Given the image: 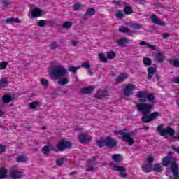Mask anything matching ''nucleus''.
<instances>
[{"instance_id": "a211bd4d", "label": "nucleus", "mask_w": 179, "mask_h": 179, "mask_svg": "<svg viewBox=\"0 0 179 179\" xmlns=\"http://www.w3.org/2000/svg\"><path fill=\"white\" fill-rule=\"evenodd\" d=\"M12 100H13V98L10 94H7L2 96V101L4 104H8V103H10Z\"/></svg>"}, {"instance_id": "ddd939ff", "label": "nucleus", "mask_w": 179, "mask_h": 179, "mask_svg": "<svg viewBox=\"0 0 179 179\" xmlns=\"http://www.w3.org/2000/svg\"><path fill=\"white\" fill-rule=\"evenodd\" d=\"M151 20L154 24H158V26H166V22L164 21L158 19L156 15H151Z\"/></svg>"}, {"instance_id": "e433bc0d", "label": "nucleus", "mask_w": 179, "mask_h": 179, "mask_svg": "<svg viewBox=\"0 0 179 179\" xmlns=\"http://www.w3.org/2000/svg\"><path fill=\"white\" fill-rule=\"evenodd\" d=\"M37 26L38 27H45V26H47V20H41L38 21Z\"/></svg>"}, {"instance_id": "f257e3e1", "label": "nucleus", "mask_w": 179, "mask_h": 179, "mask_svg": "<svg viewBox=\"0 0 179 179\" xmlns=\"http://www.w3.org/2000/svg\"><path fill=\"white\" fill-rule=\"evenodd\" d=\"M136 97L139 99L140 103H138L137 108L138 111L143 114L141 118L144 124H149L152 121H155L157 117H162V115L159 112H152L155 110V103H156V98L152 92H146L145 91H138V93L136 94ZM151 103H146L147 100Z\"/></svg>"}, {"instance_id": "774afa93", "label": "nucleus", "mask_w": 179, "mask_h": 179, "mask_svg": "<svg viewBox=\"0 0 179 179\" xmlns=\"http://www.w3.org/2000/svg\"><path fill=\"white\" fill-rule=\"evenodd\" d=\"M143 128H144L145 131H148L149 130V127L148 126L145 125V126H143Z\"/></svg>"}, {"instance_id": "7c9ffc66", "label": "nucleus", "mask_w": 179, "mask_h": 179, "mask_svg": "<svg viewBox=\"0 0 179 179\" xmlns=\"http://www.w3.org/2000/svg\"><path fill=\"white\" fill-rule=\"evenodd\" d=\"M38 106H40V102L33 101L29 103V108L31 110H34V109L37 108V107H38Z\"/></svg>"}, {"instance_id": "b1692460", "label": "nucleus", "mask_w": 179, "mask_h": 179, "mask_svg": "<svg viewBox=\"0 0 179 179\" xmlns=\"http://www.w3.org/2000/svg\"><path fill=\"white\" fill-rule=\"evenodd\" d=\"M96 144L99 148H104V146H106V138L101 137L100 139L96 141Z\"/></svg>"}, {"instance_id": "9d476101", "label": "nucleus", "mask_w": 179, "mask_h": 179, "mask_svg": "<svg viewBox=\"0 0 179 179\" xmlns=\"http://www.w3.org/2000/svg\"><path fill=\"white\" fill-rule=\"evenodd\" d=\"M134 90H136V86L132 84H128L124 88V96H131Z\"/></svg>"}, {"instance_id": "6e6552de", "label": "nucleus", "mask_w": 179, "mask_h": 179, "mask_svg": "<svg viewBox=\"0 0 179 179\" xmlns=\"http://www.w3.org/2000/svg\"><path fill=\"white\" fill-rule=\"evenodd\" d=\"M118 145V142L115 138L111 137V136H108L106 138V146L107 148H115V146Z\"/></svg>"}, {"instance_id": "c9c22d12", "label": "nucleus", "mask_w": 179, "mask_h": 179, "mask_svg": "<svg viewBox=\"0 0 179 179\" xmlns=\"http://www.w3.org/2000/svg\"><path fill=\"white\" fill-rule=\"evenodd\" d=\"M40 82L42 86H44V87H48V86H50V82H48V80L45 78L41 79Z\"/></svg>"}, {"instance_id": "0e129e2a", "label": "nucleus", "mask_w": 179, "mask_h": 179, "mask_svg": "<svg viewBox=\"0 0 179 179\" xmlns=\"http://www.w3.org/2000/svg\"><path fill=\"white\" fill-rule=\"evenodd\" d=\"M113 3L115 4V5H116V6H120V1H113Z\"/></svg>"}, {"instance_id": "6ab92c4d", "label": "nucleus", "mask_w": 179, "mask_h": 179, "mask_svg": "<svg viewBox=\"0 0 179 179\" xmlns=\"http://www.w3.org/2000/svg\"><path fill=\"white\" fill-rule=\"evenodd\" d=\"M155 58L159 64H162L163 61H164V59L166 58V56H164L163 53L159 52L156 54Z\"/></svg>"}, {"instance_id": "39448f33", "label": "nucleus", "mask_w": 179, "mask_h": 179, "mask_svg": "<svg viewBox=\"0 0 179 179\" xmlns=\"http://www.w3.org/2000/svg\"><path fill=\"white\" fill-rule=\"evenodd\" d=\"M57 148L59 152H64L66 149H72V143L71 141L61 140L57 143Z\"/></svg>"}, {"instance_id": "69168bd1", "label": "nucleus", "mask_w": 179, "mask_h": 179, "mask_svg": "<svg viewBox=\"0 0 179 179\" xmlns=\"http://www.w3.org/2000/svg\"><path fill=\"white\" fill-rule=\"evenodd\" d=\"M88 73L89 75H94V73L93 71H92V69H88Z\"/></svg>"}, {"instance_id": "72a5a7b5", "label": "nucleus", "mask_w": 179, "mask_h": 179, "mask_svg": "<svg viewBox=\"0 0 179 179\" xmlns=\"http://www.w3.org/2000/svg\"><path fill=\"white\" fill-rule=\"evenodd\" d=\"M169 64H172L175 68H179V60L170 59L169 60Z\"/></svg>"}, {"instance_id": "de8ad7c7", "label": "nucleus", "mask_w": 179, "mask_h": 179, "mask_svg": "<svg viewBox=\"0 0 179 179\" xmlns=\"http://www.w3.org/2000/svg\"><path fill=\"white\" fill-rule=\"evenodd\" d=\"M6 152V146L4 145L0 144V155L5 153Z\"/></svg>"}, {"instance_id": "dca6fc26", "label": "nucleus", "mask_w": 179, "mask_h": 179, "mask_svg": "<svg viewBox=\"0 0 179 179\" xmlns=\"http://www.w3.org/2000/svg\"><path fill=\"white\" fill-rule=\"evenodd\" d=\"M108 92L106 90H99L96 94L94 96L95 99H101L107 96Z\"/></svg>"}, {"instance_id": "0eeeda50", "label": "nucleus", "mask_w": 179, "mask_h": 179, "mask_svg": "<svg viewBox=\"0 0 179 179\" xmlns=\"http://www.w3.org/2000/svg\"><path fill=\"white\" fill-rule=\"evenodd\" d=\"M112 170H113V171H119V176L120 177H122L123 178H127V168L125 166H117V165H113L112 166Z\"/></svg>"}, {"instance_id": "58836bf2", "label": "nucleus", "mask_w": 179, "mask_h": 179, "mask_svg": "<svg viewBox=\"0 0 179 179\" xmlns=\"http://www.w3.org/2000/svg\"><path fill=\"white\" fill-rule=\"evenodd\" d=\"M99 58L101 62H108L107 57L104 55V53H99Z\"/></svg>"}, {"instance_id": "f03ea898", "label": "nucleus", "mask_w": 179, "mask_h": 179, "mask_svg": "<svg viewBox=\"0 0 179 179\" xmlns=\"http://www.w3.org/2000/svg\"><path fill=\"white\" fill-rule=\"evenodd\" d=\"M51 75L58 78L57 83L61 86L68 85L69 83V79L66 78L68 76V70L62 65H56L50 71Z\"/></svg>"}, {"instance_id": "412c9836", "label": "nucleus", "mask_w": 179, "mask_h": 179, "mask_svg": "<svg viewBox=\"0 0 179 179\" xmlns=\"http://www.w3.org/2000/svg\"><path fill=\"white\" fill-rule=\"evenodd\" d=\"M8 177V169L5 167L0 168V179H4Z\"/></svg>"}, {"instance_id": "bf43d9fd", "label": "nucleus", "mask_w": 179, "mask_h": 179, "mask_svg": "<svg viewBox=\"0 0 179 179\" xmlns=\"http://www.w3.org/2000/svg\"><path fill=\"white\" fill-rule=\"evenodd\" d=\"M173 83H178L179 85V77H176V78L173 79Z\"/></svg>"}, {"instance_id": "052dcab7", "label": "nucleus", "mask_w": 179, "mask_h": 179, "mask_svg": "<svg viewBox=\"0 0 179 179\" xmlns=\"http://www.w3.org/2000/svg\"><path fill=\"white\" fill-rule=\"evenodd\" d=\"M50 150H52V152H58V150L57 149V148L55 147H51Z\"/></svg>"}, {"instance_id": "20e7f679", "label": "nucleus", "mask_w": 179, "mask_h": 179, "mask_svg": "<svg viewBox=\"0 0 179 179\" xmlns=\"http://www.w3.org/2000/svg\"><path fill=\"white\" fill-rule=\"evenodd\" d=\"M115 134H116V135H121L122 141L123 142H127L129 146H132V145L135 143V140L132 138L131 133L129 132H125L123 131L122 130H119L115 131Z\"/></svg>"}, {"instance_id": "4be33fe9", "label": "nucleus", "mask_w": 179, "mask_h": 179, "mask_svg": "<svg viewBox=\"0 0 179 179\" xmlns=\"http://www.w3.org/2000/svg\"><path fill=\"white\" fill-rule=\"evenodd\" d=\"M112 159L114 160V162H116L117 163H120L122 162V156L120 154H114L112 155Z\"/></svg>"}, {"instance_id": "8fccbe9b", "label": "nucleus", "mask_w": 179, "mask_h": 179, "mask_svg": "<svg viewBox=\"0 0 179 179\" xmlns=\"http://www.w3.org/2000/svg\"><path fill=\"white\" fill-rule=\"evenodd\" d=\"M69 71L70 72H73V73H76V72L78 71V68H76L73 66H71L69 67Z\"/></svg>"}, {"instance_id": "1a4fd4ad", "label": "nucleus", "mask_w": 179, "mask_h": 179, "mask_svg": "<svg viewBox=\"0 0 179 179\" xmlns=\"http://www.w3.org/2000/svg\"><path fill=\"white\" fill-rule=\"evenodd\" d=\"M10 177L11 179L22 178L23 177V172L17 169H13L10 171Z\"/></svg>"}, {"instance_id": "2f4dec72", "label": "nucleus", "mask_w": 179, "mask_h": 179, "mask_svg": "<svg viewBox=\"0 0 179 179\" xmlns=\"http://www.w3.org/2000/svg\"><path fill=\"white\" fill-rule=\"evenodd\" d=\"M152 171H155V173H160V171H162V166H160V164H155L153 166Z\"/></svg>"}, {"instance_id": "3c124183", "label": "nucleus", "mask_w": 179, "mask_h": 179, "mask_svg": "<svg viewBox=\"0 0 179 179\" xmlns=\"http://www.w3.org/2000/svg\"><path fill=\"white\" fill-rule=\"evenodd\" d=\"M73 8H74L75 10H80V9H82V4L76 3V4H74Z\"/></svg>"}, {"instance_id": "e2e57ef3", "label": "nucleus", "mask_w": 179, "mask_h": 179, "mask_svg": "<svg viewBox=\"0 0 179 179\" xmlns=\"http://www.w3.org/2000/svg\"><path fill=\"white\" fill-rule=\"evenodd\" d=\"M162 37H163V38H168V37H169V34L165 33L162 35Z\"/></svg>"}, {"instance_id": "c756f323", "label": "nucleus", "mask_w": 179, "mask_h": 179, "mask_svg": "<svg viewBox=\"0 0 179 179\" xmlns=\"http://www.w3.org/2000/svg\"><path fill=\"white\" fill-rule=\"evenodd\" d=\"M106 57L108 59H114V58L117 57V54H115V52L114 51H109L107 52Z\"/></svg>"}, {"instance_id": "a18cd8bd", "label": "nucleus", "mask_w": 179, "mask_h": 179, "mask_svg": "<svg viewBox=\"0 0 179 179\" xmlns=\"http://www.w3.org/2000/svg\"><path fill=\"white\" fill-rule=\"evenodd\" d=\"M115 16L117 17V19H124L125 15H124V13L119 10L115 13Z\"/></svg>"}, {"instance_id": "423d86ee", "label": "nucleus", "mask_w": 179, "mask_h": 179, "mask_svg": "<svg viewBox=\"0 0 179 179\" xmlns=\"http://www.w3.org/2000/svg\"><path fill=\"white\" fill-rule=\"evenodd\" d=\"M43 10L38 8H35L32 10H30L28 13L29 19H34L36 17H41L43 16Z\"/></svg>"}, {"instance_id": "49530a36", "label": "nucleus", "mask_w": 179, "mask_h": 179, "mask_svg": "<svg viewBox=\"0 0 179 179\" xmlns=\"http://www.w3.org/2000/svg\"><path fill=\"white\" fill-rule=\"evenodd\" d=\"M8 66V62L6 61L2 62L0 63V70L6 69V68Z\"/></svg>"}, {"instance_id": "c85d7f7f", "label": "nucleus", "mask_w": 179, "mask_h": 179, "mask_svg": "<svg viewBox=\"0 0 179 179\" xmlns=\"http://www.w3.org/2000/svg\"><path fill=\"white\" fill-rule=\"evenodd\" d=\"M8 86V80L6 78L0 79V89H3Z\"/></svg>"}, {"instance_id": "f8f14e48", "label": "nucleus", "mask_w": 179, "mask_h": 179, "mask_svg": "<svg viewBox=\"0 0 179 179\" xmlns=\"http://www.w3.org/2000/svg\"><path fill=\"white\" fill-rule=\"evenodd\" d=\"M131 40L127 37L120 38L117 41V44L119 47H127V45L129 44Z\"/></svg>"}, {"instance_id": "13d9d810", "label": "nucleus", "mask_w": 179, "mask_h": 179, "mask_svg": "<svg viewBox=\"0 0 179 179\" xmlns=\"http://www.w3.org/2000/svg\"><path fill=\"white\" fill-rule=\"evenodd\" d=\"M139 44L140 45H147V46L148 45V43L145 41H141Z\"/></svg>"}, {"instance_id": "6e6d98bb", "label": "nucleus", "mask_w": 179, "mask_h": 179, "mask_svg": "<svg viewBox=\"0 0 179 179\" xmlns=\"http://www.w3.org/2000/svg\"><path fill=\"white\" fill-rule=\"evenodd\" d=\"M171 148H172L173 150H174L175 152H176V153H178L179 155V148L178 147L172 145Z\"/></svg>"}, {"instance_id": "f3484780", "label": "nucleus", "mask_w": 179, "mask_h": 179, "mask_svg": "<svg viewBox=\"0 0 179 179\" xmlns=\"http://www.w3.org/2000/svg\"><path fill=\"white\" fill-rule=\"evenodd\" d=\"M128 78V74L125 73H121L116 78V83H122L125 79Z\"/></svg>"}, {"instance_id": "4468645a", "label": "nucleus", "mask_w": 179, "mask_h": 179, "mask_svg": "<svg viewBox=\"0 0 179 179\" xmlns=\"http://www.w3.org/2000/svg\"><path fill=\"white\" fill-rule=\"evenodd\" d=\"M147 72H148L147 79L148 80H150V79H152V78L153 77V75H155V73H156L157 70H156L155 67L150 66L148 68Z\"/></svg>"}, {"instance_id": "a878e982", "label": "nucleus", "mask_w": 179, "mask_h": 179, "mask_svg": "<svg viewBox=\"0 0 179 179\" xmlns=\"http://www.w3.org/2000/svg\"><path fill=\"white\" fill-rule=\"evenodd\" d=\"M142 169L145 173H150L152 171V165L150 164H145L142 166Z\"/></svg>"}, {"instance_id": "393cba45", "label": "nucleus", "mask_w": 179, "mask_h": 179, "mask_svg": "<svg viewBox=\"0 0 179 179\" xmlns=\"http://www.w3.org/2000/svg\"><path fill=\"white\" fill-rule=\"evenodd\" d=\"M97 156H94L92 157L91 159H90L87 162V166H94L96 165V160H97Z\"/></svg>"}, {"instance_id": "5701e85b", "label": "nucleus", "mask_w": 179, "mask_h": 179, "mask_svg": "<svg viewBox=\"0 0 179 179\" xmlns=\"http://www.w3.org/2000/svg\"><path fill=\"white\" fill-rule=\"evenodd\" d=\"M27 160H29V158L24 157V155H18L16 157V162H17V163H24L27 162Z\"/></svg>"}, {"instance_id": "2eb2a0df", "label": "nucleus", "mask_w": 179, "mask_h": 179, "mask_svg": "<svg viewBox=\"0 0 179 179\" xmlns=\"http://www.w3.org/2000/svg\"><path fill=\"white\" fill-rule=\"evenodd\" d=\"M80 92L83 94H90V93H93L94 92V87L90 85L87 87L81 88Z\"/></svg>"}, {"instance_id": "680f3d73", "label": "nucleus", "mask_w": 179, "mask_h": 179, "mask_svg": "<svg viewBox=\"0 0 179 179\" xmlns=\"http://www.w3.org/2000/svg\"><path fill=\"white\" fill-rule=\"evenodd\" d=\"M72 45L73 47H76V45H78V42L76 41H72Z\"/></svg>"}, {"instance_id": "473e14b6", "label": "nucleus", "mask_w": 179, "mask_h": 179, "mask_svg": "<svg viewBox=\"0 0 179 179\" xmlns=\"http://www.w3.org/2000/svg\"><path fill=\"white\" fill-rule=\"evenodd\" d=\"M130 27H131V29H134V30H141V29H143V27H142V24L139 23L131 24Z\"/></svg>"}, {"instance_id": "ea45409f", "label": "nucleus", "mask_w": 179, "mask_h": 179, "mask_svg": "<svg viewBox=\"0 0 179 179\" xmlns=\"http://www.w3.org/2000/svg\"><path fill=\"white\" fill-rule=\"evenodd\" d=\"M50 50H57L58 48V43L54 41L49 45Z\"/></svg>"}, {"instance_id": "9b49d317", "label": "nucleus", "mask_w": 179, "mask_h": 179, "mask_svg": "<svg viewBox=\"0 0 179 179\" xmlns=\"http://www.w3.org/2000/svg\"><path fill=\"white\" fill-rule=\"evenodd\" d=\"M78 139L81 143H85V144L89 143V142L92 141V138H90V136H89V135H87V134H80L78 136Z\"/></svg>"}, {"instance_id": "37998d69", "label": "nucleus", "mask_w": 179, "mask_h": 179, "mask_svg": "<svg viewBox=\"0 0 179 179\" xmlns=\"http://www.w3.org/2000/svg\"><path fill=\"white\" fill-rule=\"evenodd\" d=\"M64 29H71L72 27V22L67 21L63 24Z\"/></svg>"}, {"instance_id": "603ef678", "label": "nucleus", "mask_w": 179, "mask_h": 179, "mask_svg": "<svg viewBox=\"0 0 179 179\" xmlns=\"http://www.w3.org/2000/svg\"><path fill=\"white\" fill-rule=\"evenodd\" d=\"M86 171L90 172V171H96L94 169V167L92 166V165H88V167L86 169Z\"/></svg>"}, {"instance_id": "cd10ccee", "label": "nucleus", "mask_w": 179, "mask_h": 179, "mask_svg": "<svg viewBox=\"0 0 179 179\" xmlns=\"http://www.w3.org/2000/svg\"><path fill=\"white\" fill-rule=\"evenodd\" d=\"M20 23V20H19V18L16 17V18H13V17H10V18H7L6 20V23Z\"/></svg>"}, {"instance_id": "f704fd0d", "label": "nucleus", "mask_w": 179, "mask_h": 179, "mask_svg": "<svg viewBox=\"0 0 179 179\" xmlns=\"http://www.w3.org/2000/svg\"><path fill=\"white\" fill-rule=\"evenodd\" d=\"M124 12L125 15H131V13H134V10H132V7L126 6L124 9Z\"/></svg>"}, {"instance_id": "c03bdc74", "label": "nucleus", "mask_w": 179, "mask_h": 179, "mask_svg": "<svg viewBox=\"0 0 179 179\" xmlns=\"http://www.w3.org/2000/svg\"><path fill=\"white\" fill-rule=\"evenodd\" d=\"M1 3L3 5V8H8V5L10 3V0H1Z\"/></svg>"}, {"instance_id": "864d4df0", "label": "nucleus", "mask_w": 179, "mask_h": 179, "mask_svg": "<svg viewBox=\"0 0 179 179\" xmlns=\"http://www.w3.org/2000/svg\"><path fill=\"white\" fill-rule=\"evenodd\" d=\"M153 160H155V158L153 157H149L147 159L148 163H149V164H151V165H152V163H153Z\"/></svg>"}, {"instance_id": "338daca9", "label": "nucleus", "mask_w": 179, "mask_h": 179, "mask_svg": "<svg viewBox=\"0 0 179 179\" xmlns=\"http://www.w3.org/2000/svg\"><path fill=\"white\" fill-rule=\"evenodd\" d=\"M155 6H157V8H160V6H162V3H155Z\"/></svg>"}, {"instance_id": "5fc2aeb1", "label": "nucleus", "mask_w": 179, "mask_h": 179, "mask_svg": "<svg viewBox=\"0 0 179 179\" xmlns=\"http://www.w3.org/2000/svg\"><path fill=\"white\" fill-rule=\"evenodd\" d=\"M147 47L150 48V50H156V45H155L148 43V45H147Z\"/></svg>"}, {"instance_id": "aec40b11", "label": "nucleus", "mask_w": 179, "mask_h": 179, "mask_svg": "<svg viewBox=\"0 0 179 179\" xmlns=\"http://www.w3.org/2000/svg\"><path fill=\"white\" fill-rule=\"evenodd\" d=\"M96 13V9L94 8H89L84 14V19H86V16H93Z\"/></svg>"}, {"instance_id": "bb28decb", "label": "nucleus", "mask_w": 179, "mask_h": 179, "mask_svg": "<svg viewBox=\"0 0 179 179\" xmlns=\"http://www.w3.org/2000/svg\"><path fill=\"white\" fill-rule=\"evenodd\" d=\"M143 64L145 65V66H150V65H152V59L150 57H144Z\"/></svg>"}, {"instance_id": "4c0bfd02", "label": "nucleus", "mask_w": 179, "mask_h": 179, "mask_svg": "<svg viewBox=\"0 0 179 179\" xmlns=\"http://www.w3.org/2000/svg\"><path fill=\"white\" fill-rule=\"evenodd\" d=\"M64 162H65V157H61L59 158L56 160L55 163L57 164V166H59V167H61V166H62V164H64Z\"/></svg>"}, {"instance_id": "4d7b16f0", "label": "nucleus", "mask_w": 179, "mask_h": 179, "mask_svg": "<svg viewBox=\"0 0 179 179\" xmlns=\"http://www.w3.org/2000/svg\"><path fill=\"white\" fill-rule=\"evenodd\" d=\"M46 23L50 27H52V26H54V21H52V20H48V22L46 21Z\"/></svg>"}, {"instance_id": "7ed1b4c3", "label": "nucleus", "mask_w": 179, "mask_h": 179, "mask_svg": "<svg viewBox=\"0 0 179 179\" xmlns=\"http://www.w3.org/2000/svg\"><path fill=\"white\" fill-rule=\"evenodd\" d=\"M157 131L159 132L161 136H173L176 134V130L171 128L170 126L166 127V128H163V124H159L157 127Z\"/></svg>"}, {"instance_id": "09e8293b", "label": "nucleus", "mask_w": 179, "mask_h": 179, "mask_svg": "<svg viewBox=\"0 0 179 179\" xmlns=\"http://www.w3.org/2000/svg\"><path fill=\"white\" fill-rule=\"evenodd\" d=\"M83 68H85L86 69H90V63L89 62H84L81 64Z\"/></svg>"}, {"instance_id": "79ce46f5", "label": "nucleus", "mask_w": 179, "mask_h": 179, "mask_svg": "<svg viewBox=\"0 0 179 179\" xmlns=\"http://www.w3.org/2000/svg\"><path fill=\"white\" fill-rule=\"evenodd\" d=\"M119 31H120V33H129V29L124 26H121L119 27Z\"/></svg>"}, {"instance_id": "a19ab883", "label": "nucleus", "mask_w": 179, "mask_h": 179, "mask_svg": "<svg viewBox=\"0 0 179 179\" xmlns=\"http://www.w3.org/2000/svg\"><path fill=\"white\" fill-rule=\"evenodd\" d=\"M50 149L48 145H45L42 150L41 152L43 153V155H48V152H50Z\"/></svg>"}]
</instances>
